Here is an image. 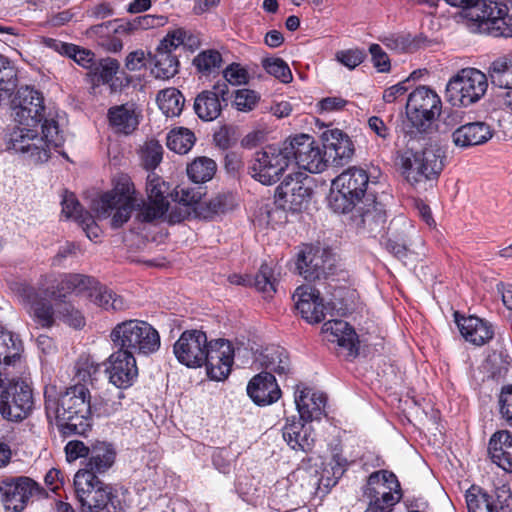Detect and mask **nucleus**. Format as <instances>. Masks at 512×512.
Here are the masks:
<instances>
[{
    "label": "nucleus",
    "mask_w": 512,
    "mask_h": 512,
    "mask_svg": "<svg viewBox=\"0 0 512 512\" xmlns=\"http://www.w3.org/2000/svg\"><path fill=\"white\" fill-rule=\"evenodd\" d=\"M177 360L187 367L206 365L207 375L216 381L225 380L234 361L232 344L225 339L208 342L201 330H186L173 347Z\"/></svg>",
    "instance_id": "1"
},
{
    "label": "nucleus",
    "mask_w": 512,
    "mask_h": 512,
    "mask_svg": "<svg viewBox=\"0 0 512 512\" xmlns=\"http://www.w3.org/2000/svg\"><path fill=\"white\" fill-rule=\"evenodd\" d=\"M368 184L369 176L367 172L357 167L345 170L332 182L335 189H341L346 195H350L351 199L361 201L367 193V197L372 196V202H375L374 195L371 191H368Z\"/></svg>",
    "instance_id": "23"
},
{
    "label": "nucleus",
    "mask_w": 512,
    "mask_h": 512,
    "mask_svg": "<svg viewBox=\"0 0 512 512\" xmlns=\"http://www.w3.org/2000/svg\"><path fill=\"white\" fill-rule=\"evenodd\" d=\"M216 169L217 166L214 160L202 156L194 159L187 166V175L194 183H204L213 178Z\"/></svg>",
    "instance_id": "42"
},
{
    "label": "nucleus",
    "mask_w": 512,
    "mask_h": 512,
    "mask_svg": "<svg viewBox=\"0 0 512 512\" xmlns=\"http://www.w3.org/2000/svg\"><path fill=\"white\" fill-rule=\"evenodd\" d=\"M222 62L223 59L220 52L214 49L204 50L193 59V65L203 76L218 73Z\"/></svg>",
    "instance_id": "43"
},
{
    "label": "nucleus",
    "mask_w": 512,
    "mask_h": 512,
    "mask_svg": "<svg viewBox=\"0 0 512 512\" xmlns=\"http://www.w3.org/2000/svg\"><path fill=\"white\" fill-rule=\"evenodd\" d=\"M116 451L107 442H96L89 450L85 467L78 472H88L91 475L104 474L114 464Z\"/></svg>",
    "instance_id": "31"
},
{
    "label": "nucleus",
    "mask_w": 512,
    "mask_h": 512,
    "mask_svg": "<svg viewBox=\"0 0 512 512\" xmlns=\"http://www.w3.org/2000/svg\"><path fill=\"white\" fill-rule=\"evenodd\" d=\"M441 99L437 93L426 86H420L409 94L406 113L417 128L430 123L440 114Z\"/></svg>",
    "instance_id": "16"
},
{
    "label": "nucleus",
    "mask_w": 512,
    "mask_h": 512,
    "mask_svg": "<svg viewBox=\"0 0 512 512\" xmlns=\"http://www.w3.org/2000/svg\"><path fill=\"white\" fill-rule=\"evenodd\" d=\"M290 161L310 173H321L328 167L324 148L308 134L296 135L286 140Z\"/></svg>",
    "instance_id": "12"
},
{
    "label": "nucleus",
    "mask_w": 512,
    "mask_h": 512,
    "mask_svg": "<svg viewBox=\"0 0 512 512\" xmlns=\"http://www.w3.org/2000/svg\"><path fill=\"white\" fill-rule=\"evenodd\" d=\"M249 397L257 405H269L281 397V390L273 374L261 372L254 376L247 386Z\"/></svg>",
    "instance_id": "27"
},
{
    "label": "nucleus",
    "mask_w": 512,
    "mask_h": 512,
    "mask_svg": "<svg viewBox=\"0 0 512 512\" xmlns=\"http://www.w3.org/2000/svg\"><path fill=\"white\" fill-rule=\"evenodd\" d=\"M39 139H43L45 151L48 154L51 148H58L64 142L58 123L54 119H45L42 124V137H39Z\"/></svg>",
    "instance_id": "47"
},
{
    "label": "nucleus",
    "mask_w": 512,
    "mask_h": 512,
    "mask_svg": "<svg viewBox=\"0 0 512 512\" xmlns=\"http://www.w3.org/2000/svg\"><path fill=\"white\" fill-rule=\"evenodd\" d=\"M488 81L500 92L512 90V61L509 55L493 60L488 67Z\"/></svg>",
    "instance_id": "35"
},
{
    "label": "nucleus",
    "mask_w": 512,
    "mask_h": 512,
    "mask_svg": "<svg viewBox=\"0 0 512 512\" xmlns=\"http://www.w3.org/2000/svg\"><path fill=\"white\" fill-rule=\"evenodd\" d=\"M310 425L301 421H292L283 428V438L294 450L308 452L314 446V436Z\"/></svg>",
    "instance_id": "33"
},
{
    "label": "nucleus",
    "mask_w": 512,
    "mask_h": 512,
    "mask_svg": "<svg viewBox=\"0 0 512 512\" xmlns=\"http://www.w3.org/2000/svg\"><path fill=\"white\" fill-rule=\"evenodd\" d=\"M45 411L64 436L84 435L91 428V396L84 384H75L58 395L55 386L44 391Z\"/></svg>",
    "instance_id": "2"
},
{
    "label": "nucleus",
    "mask_w": 512,
    "mask_h": 512,
    "mask_svg": "<svg viewBox=\"0 0 512 512\" xmlns=\"http://www.w3.org/2000/svg\"><path fill=\"white\" fill-rule=\"evenodd\" d=\"M491 461L507 473H512V433L499 430L492 434L488 443Z\"/></svg>",
    "instance_id": "29"
},
{
    "label": "nucleus",
    "mask_w": 512,
    "mask_h": 512,
    "mask_svg": "<svg viewBox=\"0 0 512 512\" xmlns=\"http://www.w3.org/2000/svg\"><path fill=\"white\" fill-rule=\"evenodd\" d=\"M221 110V100L216 97L215 93L204 90L196 96L194 111L200 119L212 121L220 115Z\"/></svg>",
    "instance_id": "37"
},
{
    "label": "nucleus",
    "mask_w": 512,
    "mask_h": 512,
    "mask_svg": "<svg viewBox=\"0 0 512 512\" xmlns=\"http://www.w3.org/2000/svg\"><path fill=\"white\" fill-rule=\"evenodd\" d=\"M369 53L374 68L380 73H388L391 69L390 58L379 44H371Z\"/></svg>",
    "instance_id": "62"
},
{
    "label": "nucleus",
    "mask_w": 512,
    "mask_h": 512,
    "mask_svg": "<svg viewBox=\"0 0 512 512\" xmlns=\"http://www.w3.org/2000/svg\"><path fill=\"white\" fill-rule=\"evenodd\" d=\"M286 141L279 145H267L257 150L248 166L253 179L263 185H273L283 176L291 164Z\"/></svg>",
    "instance_id": "7"
},
{
    "label": "nucleus",
    "mask_w": 512,
    "mask_h": 512,
    "mask_svg": "<svg viewBox=\"0 0 512 512\" xmlns=\"http://www.w3.org/2000/svg\"><path fill=\"white\" fill-rule=\"evenodd\" d=\"M157 103L167 117H174L182 112L184 97L176 88H167L158 93Z\"/></svg>",
    "instance_id": "41"
},
{
    "label": "nucleus",
    "mask_w": 512,
    "mask_h": 512,
    "mask_svg": "<svg viewBox=\"0 0 512 512\" xmlns=\"http://www.w3.org/2000/svg\"><path fill=\"white\" fill-rule=\"evenodd\" d=\"M364 496L369 500L365 512H391L402 497L396 475L387 470L375 471L367 479Z\"/></svg>",
    "instance_id": "10"
},
{
    "label": "nucleus",
    "mask_w": 512,
    "mask_h": 512,
    "mask_svg": "<svg viewBox=\"0 0 512 512\" xmlns=\"http://www.w3.org/2000/svg\"><path fill=\"white\" fill-rule=\"evenodd\" d=\"M349 466L348 460L340 453L334 452L327 467L324 469V474H330L332 477H327L325 486H334L338 480L343 476Z\"/></svg>",
    "instance_id": "51"
},
{
    "label": "nucleus",
    "mask_w": 512,
    "mask_h": 512,
    "mask_svg": "<svg viewBox=\"0 0 512 512\" xmlns=\"http://www.w3.org/2000/svg\"><path fill=\"white\" fill-rule=\"evenodd\" d=\"M493 136L490 125L482 121L470 122L461 125L451 134V139L456 147L466 149L482 145Z\"/></svg>",
    "instance_id": "28"
},
{
    "label": "nucleus",
    "mask_w": 512,
    "mask_h": 512,
    "mask_svg": "<svg viewBox=\"0 0 512 512\" xmlns=\"http://www.w3.org/2000/svg\"><path fill=\"white\" fill-rule=\"evenodd\" d=\"M107 117L113 131L122 135L132 134L138 128L140 122V115L132 103L110 107Z\"/></svg>",
    "instance_id": "30"
},
{
    "label": "nucleus",
    "mask_w": 512,
    "mask_h": 512,
    "mask_svg": "<svg viewBox=\"0 0 512 512\" xmlns=\"http://www.w3.org/2000/svg\"><path fill=\"white\" fill-rule=\"evenodd\" d=\"M22 342L17 335L0 326V363L6 366L21 365Z\"/></svg>",
    "instance_id": "36"
},
{
    "label": "nucleus",
    "mask_w": 512,
    "mask_h": 512,
    "mask_svg": "<svg viewBox=\"0 0 512 512\" xmlns=\"http://www.w3.org/2000/svg\"><path fill=\"white\" fill-rule=\"evenodd\" d=\"M179 65L177 55L156 50L151 73L157 79L168 80L178 73Z\"/></svg>",
    "instance_id": "38"
},
{
    "label": "nucleus",
    "mask_w": 512,
    "mask_h": 512,
    "mask_svg": "<svg viewBox=\"0 0 512 512\" xmlns=\"http://www.w3.org/2000/svg\"><path fill=\"white\" fill-rule=\"evenodd\" d=\"M44 489L30 477H6L0 480L1 500L6 510L22 512L34 497L41 496Z\"/></svg>",
    "instance_id": "13"
},
{
    "label": "nucleus",
    "mask_w": 512,
    "mask_h": 512,
    "mask_svg": "<svg viewBox=\"0 0 512 512\" xmlns=\"http://www.w3.org/2000/svg\"><path fill=\"white\" fill-rule=\"evenodd\" d=\"M468 27L473 32L488 34L493 37H512V16L508 15L506 4L489 1L484 5L479 20Z\"/></svg>",
    "instance_id": "15"
},
{
    "label": "nucleus",
    "mask_w": 512,
    "mask_h": 512,
    "mask_svg": "<svg viewBox=\"0 0 512 512\" xmlns=\"http://www.w3.org/2000/svg\"><path fill=\"white\" fill-rule=\"evenodd\" d=\"M253 285L255 288L271 296L276 292V279L274 278L272 268L267 264H262L258 273L253 278Z\"/></svg>",
    "instance_id": "52"
},
{
    "label": "nucleus",
    "mask_w": 512,
    "mask_h": 512,
    "mask_svg": "<svg viewBox=\"0 0 512 512\" xmlns=\"http://www.w3.org/2000/svg\"><path fill=\"white\" fill-rule=\"evenodd\" d=\"M47 280L48 276L43 275L36 287L25 281L15 282L11 287L34 322L42 328H50L54 324L55 311L52 304L46 299V297L51 298V290L46 287Z\"/></svg>",
    "instance_id": "9"
},
{
    "label": "nucleus",
    "mask_w": 512,
    "mask_h": 512,
    "mask_svg": "<svg viewBox=\"0 0 512 512\" xmlns=\"http://www.w3.org/2000/svg\"><path fill=\"white\" fill-rule=\"evenodd\" d=\"M311 182V178L301 172L287 175L276 189L277 202L285 210L302 211L312 196Z\"/></svg>",
    "instance_id": "14"
},
{
    "label": "nucleus",
    "mask_w": 512,
    "mask_h": 512,
    "mask_svg": "<svg viewBox=\"0 0 512 512\" xmlns=\"http://www.w3.org/2000/svg\"><path fill=\"white\" fill-rule=\"evenodd\" d=\"M236 205V199L231 192H221L205 203V217L225 213Z\"/></svg>",
    "instance_id": "46"
},
{
    "label": "nucleus",
    "mask_w": 512,
    "mask_h": 512,
    "mask_svg": "<svg viewBox=\"0 0 512 512\" xmlns=\"http://www.w3.org/2000/svg\"><path fill=\"white\" fill-rule=\"evenodd\" d=\"M111 341L119 350L133 356L150 355L160 348V335L148 322L130 319L118 323L110 333Z\"/></svg>",
    "instance_id": "3"
},
{
    "label": "nucleus",
    "mask_w": 512,
    "mask_h": 512,
    "mask_svg": "<svg viewBox=\"0 0 512 512\" xmlns=\"http://www.w3.org/2000/svg\"><path fill=\"white\" fill-rule=\"evenodd\" d=\"M168 190V185L157 174L152 172L148 175L146 184L148 200L168 202L165 196Z\"/></svg>",
    "instance_id": "56"
},
{
    "label": "nucleus",
    "mask_w": 512,
    "mask_h": 512,
    "mask_svg": "<svg viewBox=\"0 0 512 512\" xmlns=\"http://www.w3.org/2000/svg\"><path fill=\"white\" fill-rule=\"evenodd\" d=\"M455 321L463 338L473 345L482 346L494 336L493 326L479 317L459 316L456 312Z\"/></svg>",
    "instance_id": "26"
},
{
    "label": "nucleus",
    "mask_w": 512,
    "mask_h": 512,
    "mask_svg": "<svg viewBox=\"0 0 512 512\" xmlns=\"http://www.w3.org/2000/svg\"><path fill=\"white\" fill-rule=\"evenodd\" d=\"M62 213L67 218H73L77 223H83L91 220V215L87 211H83L79 201L74 194H66L62 201Z\"/></svg>",
    "instance_id": "53"
},
{
    "label": "nucleus",
    "mask_w": 512,
    "mask_h": 512,
    "mask_svg": "<svg viewBox=\"0 0 512 512\" xmlns=\"http://www.w3.org/2000/svg\"><path fill=\"white\" fill-rule=\"evenodd\" d=\"M76 373L75 378L77 379V384H84L86 386L87 383L93 382V376L98 372V366L95 365L88 358L80 359L75 366Z\"/></svg>",
    "instance_id": "61"
},
{
    "label": "nucleus",
    "mask_w": 512,
    "mask_h": 512,
    "mask_svg": "<svg viewBox=\"0 0 512 512\" xmlns=\"http://www.w3.org/2000/svg\"><path fill=\"white\" fill-rule=\"evenodd\" d=\"M323 148L328 166L341 167L354 155V145L347 134L339 129H331L322 134Z\"/></svg>",
    "instance_id": "21"
},
{
    "label": "nucleus",
    "mask_w": 512,
    "mask_h": 512,
    "mask_svg": "<svg viewBox=\"0 0 512 512\" xmlns=\"http://www.w3.org/2000/svg\"><path fill=\"white\" fill-rule=\"evenodd\" d=\"M448 5L461 8L463 16L467 19V25L479 20V15L483 11L484 5L488 2L484 0H444Z\"/></svg>",
    "instance_id": "48"
},
{
    "label": "nucleus",
    "mask_w": 512,
    "mask_h": 512,
    "mask_svg": "<svg viewBox=\"0 0 512 512\" xmlns=\"http://www.w3.org/2000/svg\"><path fill=\"white\" fill-rule=\"evenodd\" d=\"M360 201L351 199L350 195H346L341 189L332 191L330 197V207L336 212L345 214L352 211Z\"/></svg>",
    "instance_id": "59"
},
{
    "label": "nucleus",
    "mask_w": 512,
    "mask_h": 512,
    "mask_svg": "<svg viewBox=\"0 0 512 512\" xmlns=\"http://www.w3.org/2000/svg\"><path fill=\"white\" fill-rule=\"evenodd\" d=\"M194 143V133L187 128L172 129L167 135V147L178 154H186Z\"/></svg>",
    "instance_id": "44"
},
{
    "label": "nucleus",
    "mask_w": 512,
    "mask_h": 512,
    "mask_svg": "<svg viewBox=\"0 0 512 512\" xmlns=\"http://www.w3.org/2000/svg\"><path fill=\"white\" fill-rule=\"evenodd\" d=\"M258 101V95L253 90L240 89L236 91L233 104L236 109L248 112L254 109Z\"/></svg>",
    "instance_id": "63"
},
{
    "label": "nucleus",
    "mask_w": 512,
    "mask_h": 512,
    "mask_svg": "<svg viewBox=\"0 0 512 512\" xmlns=\"http://www.w3.org/2000/svg\"><path fill=\"white\" fill-rule=\"evenodd\" d=\"M299 274L307 281L326 277L332 270V259L325 250L306 246L298 255L296 263Z\"/></svg>",
    "instance_id": "20"
},
{
    "label": "nucleus",
    "mask_w": 512,
    "mask_h": 512,
    "mask_svg": "<svg viewBox=\"0 0 512 512\" xmlns=\"http://www.w3.org/2000/svg\"><path fill=\"white\" fill-rule=\"evenodd\" d=\"M34 398L30 384L23 378H12L0 391V414L9 421H21L33 409Z\"/></svg>",
    "instance_id": "11"
},
{
    "label": "nucleus",
    "mask_w": 512,
    "mask_h": 512,
    "mask_svg": "<svg viewBox=\"0 0 512 512\" xmlns=\"http://www.w3.org/2000/svg\"><path fill=\"white\" fill-rule=\"evenodd\" d=\"M95 288H97V281L93 277L67 273L61 276L56 288L51 290V298L55 301H63L68 294L72 293L90 298Z\"/></svg>",
    "instance_id": "24"
},
{
    "label": "nucleus",
    "mask_w": 512,
    "mask_h": 512,
    "mask_svg": "<svg viewBox=\"0 0 512 512\" xmlns=\"http://www.w3.org/2000/svg\"><path fill=\"white\" fill-rule=\"evenodd\" d=\"M163 147L154 140H148L141 148V159L146 169H155L162 161Z\"/></svg>",
    "instance_id": "49"
},
{
    "label": "nucleus",
    "mask_w": 512,
    "mask_h": 512,
    "mask_svg": "<svg viewBox=\"0 0 512 512\" xmlns=\"http://www.w3.org/2000/svg\"><path fill=\"white\" fill-rule=\"evenodd\" d=\"M105 372L109 382L115 387L119 389L131 387L138 377L135 356L117 349L107 359Z\"/></svg>",
    "instance_id": "18"
},
{
    "label": "nucleus",
    "mask_w": 512,
    "mask_h": 512,
    "mask_svg": "<svg viewBox=\"0 0 512 512\" xmlns=\"http://www.w3.org/2000/svg\"><path fill=\"white\" fill-rule=\"evenodd\" d=\"M365 58V51L359 48L341 50L336 53V59L349 69H354L359 66Z\"/></svg>",
    "instance_id": "60"
},
{
    "label": "nucleus",
    "mask_w": 512,
    "mask_h": 512,
    "mask_svg": "<svg viewBox=\"0 0 512 512\" xmlns=\"http://www.w3.org/2000/svg\"><path fill=\"white\" fill-rule=\"evenodd\" d=\"M89 299L105 310L121 311L128 307L127 301L121 295L105 286H101L98 282L97 288L93 289Z\"/></svg>",
    "instance_id": "39"
},
{
    "label": "nucleus",
    "mask_w": 512,
    "mask_h": 512,
    "mask_svg": "<svg viewBox=\"0 0 512 512\" xmlns=\"http://www.w3.org/2000/svg\"><path fill=\"white\" fill-rule=\"evenodd\" d=\"M264 372L286 375L290 372V359L287 351L280 346L265 348L257 358Z\"/></svg>",
    "instance_id": "34"
},
{
    "label": "nucleus",
    "mask_w": 512,
    "mask_h": 512,
    "mask_svg": "<svg viewBox=\"0 0 512 512\" xmlns=\"http://www.w3.org/2000/svg\"><path fill=\"white\" fill-rule=\"evenodd\" d=\"M169 211L168 202L150 201L145 203L140 211L137 213L136 218L140 222L150 223L155 220L161 219L166 216Z\"/></svg>",
    "instance_id": "50"
},
{
    "label": "nucleus",
    "mask_w": 512,
    "mask_h": 512,
    "mask_svg": "<svg viewBox=\"0 0 512 512\" xmlns=\"http://www.w3.org/2000/svg\"><path fill=\"white\" fill-rule=\"evenodd\" d=\"M14 120L19 125L38 126L44 105L41 94L28 86L20 87L12 101Z\"/></svg>",
    "instance_id": "17"
},
{
    "label": "nucleus",
    "mask_w": 512,
    "mask_h": 512,
    "mask_svg": "<svg viewBox=\"0 0 512 512\" xmlns=\"http://www.w3.org/2000/svg\"><path fill=\"white\" fill-rule=\"evenodd\" d=\"M489 86L488 76L476 68H463L452 76L446 85L448 101L459 107L478 103Z\"/></svg>",
    "instance_id": "8"
},
{
    "label": "nucleus",
    "mask_w": 512,
    "mask_h": 512,
    "mask_svg": "<svg viewBox=\"0 0 512 512\" xmlns=\"http://www.w3.org/2000/svg\"><path fill=\"white\" fill-rule=\"evenodd\" d=\"M171 196L173 197V200L177 202L179 205L189 208L200 202L203 193L201 191V188L177 186L173 193L171 194Z\"/></svg>",
    "instance_id": "57"
},
{
    "label": "nucleus",
    "mask_w": 512,
    "mask_h": 512,
    "mask_svg": "<svg viewBox=\"0 0 512 512\" xmlns=\"http://www.w3.org/2000/svg\"><path fill=\"white\" fill-rule=\"evenodd\" d=\"M74 489L82 512H117L113 488L88 472H77Z\"/></svg>",
    "instance_id": "6"
},
{
    "label": "nucleus",
    "mask_w": 512,
    "mask_h": 512,
    "mask_svg": "<svg viewBox=\"0 0 512 512\" xmlns=\"http://www.w3.org/2000/svg\"><path fill=\"white\" fill-rule=\"evenodd\" d=\"M466 503L469 512H499L494 497L482 489H478L477 493L469 491L466 495Z\"/></svg>",
    "instance_id": "45"
},
{
    "label": "nucleus",
    "mask_w": 512,
    "mask_h": 512,
    "mask_svg": "<svg viewBox=\"0 0 512 512\" xmlns=\"http://www.w3.org/2000/svg\"><path fill=\"white\" fill-rule=\"evenodd\" d=\"M57 302V308L56 313L58 316L68 325L74 327V328H81L84 326L85 321L82 313L77 310L73 305L70 303L63 301H56Z\"/></svg>",
    "instance_id": "54"
},
{
    "label": "nucleus",
    "mask_w": 512,
    "mask_h": 512,
    "mask_svg": "<svg viewBox=\"0 0 512 512\" xmlns=\"http://www.w3.org/2000/svg\"><path fill=\"white\" fill-rule=\"evenodd\" d=\"M35 126L19 125L11 132L8 149L27 154L35 163L47 161L49 154L45 151L43 139H39Z\"/></svg>",
    "instance_id": "19"
},
{
    "label": "nucleus",
    "mask_w": 512,
    "mask_h": 512,
    "mask_svg": "<svg viewBox=\"0 0 512 512\" xmlns=\"http://www.w3.org/2000/svg\"><path fill=\"white\" fill-rule=\"evenodd\" d=\"M309 394L310 390L303 388L295 395V404L300 415V420L306 423L321 418L327 400L325 394L313 393L308 402Z\"/></svg>",
    "instance_id": "32"
},
{
    "label": "nucleus",
    "mask_w": 512,
    "mask_h": 512,
    "mask_svg": "<svg viewBox=\"0 0 512 512\" xmlns=\"http://www.w3.org/2000/svg\"><path fill=\"white\" fill-rule=\"evenodd\" d=\"M398 159L402 176L412 186L437 179L444 168L443 152L435 145L420 151H405Z\"/></svg>",
    "instance_id": "4"
},
{
    "label": "nucleus",
    "mask_w": 512,
    "mask_h": 512,
    "mask_svg": "<svg viewBox=\"0 0 512 512\" xmlns=\"http://www.w3.org/2000/svg\"><path fill=\"white\" fill-rule=\"evenodd\" d=\"M266 72L283 83H289L292 80V73L288 64L280 58H267L262 61Z\"/></svg>",
    "instance_id": "55"
},
{
    "label": "nucleus",
    "mask_w": 512,
    "mask_h": 512,
    "mask_svg": "<svg viewBox=\"0 0 512 512\" xmlns=\"http://www.w3.org/2000/svg\"><path fill=\"white\" fill-rule=\"evenodd\" d=\"M134 186L127 177H122L114 189L93 200L92 210L98 218L112 215L111 226L119 228L126 223L135 205Z\"/></svg>",
    "instance_id": "5"
},
{
    "label": "nucleus",
    "mask_w": 512,
    "mask_h": 512,
    "mask_svg": "<svg viewBox=\"0 0 512 512\" xmlns=\"http://www.w3.org/2000/svg\"><path fill=\"white\" fill-rule=\"evenodd\" d=\"M295 307L309 323H319L325 318L326 306L320 297V293L310 285L299 286L294 294Z\"/></svg>",
    "instance_id": "22"
},
{
    "label": "nucleus",
    "mask_w": 512,
    "mask_h": 512,
    "mask_svg": "<svg viewBox=\"0 0 512 512\" xmlns=\"http://www.w3.org/2000/svg\"><path fill=\"white\" fill-rule=\"evenodd\" d=\"M500 413L503 419L512 426V385L502 388L499 396Z\"/></svg>",
    "instance_id": "64"
},
{
    "label": "nucleus",
    "mask_w": 512,
    "mask_h": 512,
    "mask_svg": "<svg viewBox=\"0 0 512 512\" xmlns=\"http://www.w3.org/2000/svg\"><path fill=\"white\" fill-rule=\"evenodd\" d=\"M166 21L167 19L162 15H140L128 22L118 23V21H115L116 26L113 28V30L115 32L123 31L131 33L136 30H147L161 27L165 25Z\"/></svg>",
    "instance_id": "40"
},
{
    "label": "nucleus",
    "mask_w": 512,
    "mask_h": 512,
    "mask_svg": "<svg viewBox=\"0 0 512 512\" xmlns=\"http://www.w3.org/2000/svg\"><path fill=\"white\" fill-rule=\"evenodd\" d=\"M322 333L328 342L336 343L339 348L346 351V356L357 355V335L346 321L329 320L323 324Z\"/></svg>",
    "instance_id": "25"
},
{
    "label": "nucleus",
    "mask_w": 512,
    "mask_h": 512,
    "mask_svg": "<svg viewBox=\"0 0 512 512\" xmlns=\"http://www.w3.org/2000/svg\"><path fill=\"white\" fill-rule=\"evenodd\" d=\"M17 86L16 70L8 61L0 57V98L2 93H10Z\"/></svg>",
    "instance_id": "58"
}]
</instances>
